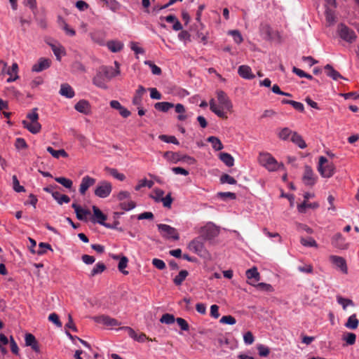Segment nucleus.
Segmentation results:
<instances>
[{
  "label": "nucleus",
  "mask_w": 359,
  "mask_h": 359,
  "mask_svg": "<svg viewBox=\"0 0 359 359\" xmlns=\"http://www.w3.org/2000/svg\"><path fill=\"white\" fill-rule=\"evenodd\" d=\"M12 180H13V189L16 192H22V191H25L24 187L20 185L19 180H18V179L16 175H13L12 177Z\"/></svg>",
  "instance_id": "47"
},
{
  "label": "nucleus",
  "mask_w": 359,
  "mask_h": 359,
  "mask_svg": "<svg viewBox=\"0 0 359 359\" xmlns=\"http://www.w3.org/2000/svg\"><path fill=\"white\" fill-rule=\"evenodd\" d=\"M300 242L303 245L307 247H317L318 245L316 241L312 238H302Z\"/></svg>",
  "instance_id": "50"
},
{
  "label": "nucleus",
  "mask_w": 359,
  "mask_h": 359,
  "mask_svg": "<svg viewBox=\"0 0 359 359\" xmlns=\"http://www.w3.org/2000/svg\"><path fill=\"white\" fill-rule=\"evenodd\" d=\"M219 322L222 324L234 325L236 324V320L234 317L229 315L222 316L219 320Z\"/></svg>",
  "instance_id": "54"
},
{
  "label": "nucleus",
  "mask_w": 359,
  "mask_h": 359,
  "mask_svg": "<svg viewBox=\"0 0 359 359\" xmlns=\"http://www.w3.org/2000/svg\"><path fill=\"white\" fill-rule=\"evenodd\" d=\"M220 182L222 184L227 183L229 184H236V180L228 174H224L220 177Z\"/></svg>",
  "instance_id": "49"
},
{
  "label": "nucleus",
  "mask_w": 359,
  "mask_h": 359,
  "mask_svg": "<svg viewBox=\"0 0 359 359\" xmlns=\"http://www.w3.org/2000/svg\"><path fill=\"white\" fill-rule=\"evenodd\" d=\"M159 139L167 143H172L177 145L180 144L177 138L172 135H161Z\"/></svg>",
  "instance_id": "43"
},
{
  "label": "nucleus",
  "mask_w": 359,
  "mask_h": 359,
  "mask_svg": "<svg viewBox=\"0 0 359 359\" xmlns=\"http://www.w3.org/2000/svg\"><path fill=\"white\" fill-rule=\"evenodd\" d=\"M96 182V180L89 175H86L81 179L79 186V192L81 195H85L88 189L93 186Z\"/></svg>",
  "instance_id": "10"
},
{
  "label": "nucleus",
  "mask_w": 359,
  "mask_h": 359,
  "mask_svg": "<svg viewBox=\"0 0 359 359\" xmlns=\"http://www.w3.org/2000/svg\"><path fill=\"white\" fill-rule=\"evenodd\" d=\"M60 94L67 98H72L75 95L74 89L68 83H62L60 86Z\"/></svg>",
  "instance_id": "22"
},
{
  "label": "nucleus",
  "mask_w": 359,
  "mask_h": 359,
  "mask_svg": "<svg viewBox=\"0 0 359 359\" xmlns=\"http://www.w3.org/2000/svg\"><path fill=\"white\" fill-rule=\"evenodd\" d=\"M15 147L17 149H27L28 145L25 139L22 137H18L15 140Z\"/></svg>",
  "instance_id": "52"
},
{
  "label": "nucleus",
  "mask_w": 359,
  "mask_h": 359,
  "mask_svg": "<svg viewBox=\"0 0 359 359\" xmlns=\"http://www.w3.org/2000/svg\"><path fill=\"white\" fill-rule=\"evenodd\" d=\"M217 95L218 102L221 107L224 108L228 111H230L232 108V104L226 94L222 90H219L217 93Z\"/></svg>",
  "instance_id": "11"
},
{
  "label": "nucleus",
  "mask_w": 359,
  "mask_h": 359,
  "mask_svg": "<svg viewBox=\"0 0 359 359\" xmlns=\"http://www.w3.org/2000/svg\"><path fill=\"white\" fill-rule=\"evenodd\" d=\"M207 141L208 142L211 143L212 148L215 151H220L224 148L222 142L217 137L210 136V137H208Z\"/></svg>",
  "instance_id": "27"
},
{
  "label": "nucleus",
  "mask_w": 359,
  "mask_h": 359,
  "mask_svg": "<svg viewBox=\"0 0 359 359\" xmlns=\"http://www.w3.org/2000/svg\"><path fill=\"white\" fill-rule=\"evenodd\" d=\"M291 134L292 131L288 128H284L280 130L278 136L282 140H287Z\"/></svg>",
  "instance_id": "64"
},
{
  "label": "nucleus",
  "mask_w": 359,
  "mask_h": 359,
  "mask_svg": "<svg viewBox=\"0 0 359 359\" xmlns=\"http://www.w3.org/2000/svg\"><path fill=\"white\" fill-rule=\"evenodd\" d=\"M163 157L166 159L176 162L180 160L179 154L172 151H166L163 154Z\"/></svg>",
  "instance_id": "51"
},
{
  "label": "nucleus",
  "mask_w": 359,
  "mask_h": 359,
  "mask_svg": "<svg viewBox=\"0 0 359 359\" xmlns=\"http://www.w3.org/2000/svg\"><path fill=\"white\" fill-rule=\"evenodd\" d=\"M106 269V266L102 262H97L90 271V276H95L102 273Z\"/></svg>",
  "instance_id": "34"
},
{
  "label": "nucleus",
  "mask_w": 359,
  "mask_h": 359,
  "mask_svg": "<svg viewBox=\"0 0 359 359\" xmlns=\"http://www.w3.org/2000/svg\"><path fill=\"white\" fill-rule=\"evenodd\" d=\"M332 245L335 248L339 249L347 248V244L345 242V238L340 233H336L332 238Z\"/></svg>",
  "instance_id": "17"
},
{
  "label": "nucleus",
  "mask_w": 359,
  "mask_h": 359,
  "mask_svg": "<svg viewBox=\"0 0 359 359\" xmlns=\"http://www.w3.org/2000/svg\"><path fill=\"white\" fill-rule=\"evenodd\" d=\"M46 250H50L53 251V249L50 244L41 242L39 244V249L36 251V254L39 255H42L46 253Z\"/></svg>",
  "instance_id": "45"
},
{
  "label": "nucleus",
  "mask_w": 359,
  "mask_h": 359,
  "mask_svg": "<svg viewBox=\"0 0 359 359\" xmlns=\"http://www.w3.org/2000/svg\"><path fill=\"white\" fill-rule=\"evenodd\" d=\"M111 183L107 180H101L97 184L94 190V194L99 198H105L111 194Z\"/></svg>",
  "instance_id": "4"
},
{
  "label": "nucleus",
  "mask_w": 359,
  "mask_h": 359,
  "mask_svg": "<svg viewBox=\"0 0 359 359\" xmlns=\"http://www.w3.org/2000/svg\"><path fill=\"white\" fill-rule=\"evenodd\" d=\"M55 180L57 182L62 184V186H64L67 189H70L72 187L73 182L69 179H67V178L63 177H55Z\"/></svg>",
  "instance_id": "37"
},
{
  "label": "nucleus",
  "mask_w": 359,
  "mask_h": 359,
  "mask_svg": "<svg viewBox=\"0 0 359 359\" xmlns=\"http://www.w3.org/2000/svg\"><path fill=\"white\" fill-rule=\"evenodd\" d=\"M95 320L97 323H102L103 325H107V326L114 327V326H118L120 325V323H118V321L117 320L110 318L107 316H101L97 317L95 318Z\"/></svg>",
  "instance_id": "21"
},
{
  "label": "nucleus",
  "mask_w": 359,
  "mask_h": 359,
  "mask_svg": "<svg viewBox=\"0 0 359 359\" xmlns=\"http://www.w3.org/2000/svg\"><path fill=\"white\" fill-rule=\"evenodd\" d=\"M258 161L262 166L269 172H274L280 169L285 170L283 163H278L271 154L267 152L260 153Z\"/></svg>",
  "instance_id": "2"
},
{
  "label": "nucleus",
  "mask_w": 359,
  "mask_h": 359,
  "mask_svg": "<svg viewBox=\"0 0 359 359\" xmlns=\"http://www.w3.org/2000/svg\"><path fill=\"white\" fill-rule=\"evenodd\" d=\"M24 128H27L32 134H36L40 132L41 125L38 121L29 122L24 120L22 122Z\"/></svg>",
  "instance_id": "18"
},
{
  "label": "nucleus",
  "mask_w": 359,
  "mask_h": 359,
  "mask_svg": "<svg viewBox=\"0 0 359 359\" xmlns=\"http://www.w3.org/2000/svg\"><path fill=\"white\" fill-rule=\"evenodd\" d=\"M120 207L122 210L128 211L133 209L135 207V203L132 201L122 202L120 203Z\"/></svg>",
  "instance_id": "57"
},
{
  "label": "nucleus",
  "mask_w": 359,
  "mask_h": 359,
  "mask_svg": "<svg viewBox=\"0 0 359 359\" xmlns=\"http://www.w3.org/2000/svg\"><path fill=\"white\" fill-rule=\"evenodd\" d=\"M175 320L176 319L175 318V316L172 314L165 313L161 316L160 322L161 323H165L166 325H170L174 323Z\"/></svg>",
  "instance_id": "40"
},
{
  "label": "nucleus",
  "mask_w": 359,
  "mask_h": 359,
  "mask_svg": "<svg viewBox=\"0 0 359 359\" xmlns=\"http://www.w3.org/2000/svg\"><path fill=\"white\" fill-rule=\"evenodd\" d=\"M175 321L177 322V323L179 325V326L180 327V328L182 330H184V331L189 330V324L184 319H183L182 318H177Z\"/></svg>",
  "instance_id": "61"
},
{
  "label": "nucleus",
  "mask_w": 359,
  "mask_h": 359,
  "mask_svg": "<svg viewBox=\"0 0 359 359\" xmlns=\"http://www.w3.org/2000/svg\"><path fill=\"white\" fill-rule=\"evenodd\" d=\"M48 320L53 323L58 327H62V323L59 319V316L55 313H52L48 316Z\"/></svg>",
  "instance_id": "56"
},
{
  "label": "nucleus",
  "mask_w": 359,
  "mask_h": 359,
  "mask_svg": "<svg viewBox=\"0 0 359 359\" xmlns=\"http://www.w3.org/2000/svg\"><path fill=\"white\" fill-rule=\"evenodd\" d=\"M74 109L83 114H89L90 113V104L88 101L86 100H79L74 106Z\"/></svg>",
  "instance_id": "14"
},
{
  "label": "nucleus",
  "mask_w": 359,
  "mask_h": 359,
  "mask_svg": "<svg viewBox=\"0 0 359 359\" xmlns=\"http://www.w3.org/2000/svg\"><path fill=\"white\" fill-rule=\"evenodd\" d=\"M152 264L158 269L163 270L165 268V262L157 258H154L152 259Z\"/></svg>",
  "instance_id": "62"
},
{
  "label": "nucleus",
  "mask_w": 359,
  "mask_h": 359,
  "mask_svg": "<svg viewBox=\"0 0 359 359\" xmlns=\"http://www.w3.org/2000/svg\"><path fill=\"white\" fill-rule=\"evenodd\" d=\"M344 339L346 341L347 344L348 345H353L355 342L356 339V335L354 333L348 332L346 334V335L344 337Z\"/></svg>",
  "instance_id": "59"
},
{
  "label": "nucleus",
  "mask_w": 359,
  "mask_h": 359,
  "mask_svg": "<svg viewBox=\"0 0 359 359\" xmlns=\"http://www.w3.org/2000/svg\"><path fill=\"white\" fill-rule=\"evenodd\" d=\"M158 229L162 236L165 239H172L177 241L180 238L179 233L176 229L170 225L159 224L157 225Z\"/></svg>",
  "instance_id": "6"
},
{
  "label": "nucleus",
  "mask_w": 359,
  "mask_h": 359,
  "mask_svg": "<svg viewBox=\"0 0 359 359\" xmlns=\"http://www.w3.org/2000/svg\"><path fill=\"white\" fill-rule=\"evenodd\" d=\"M175 107V111L179 114V116H177V119L179 121H184L187 119V116L184 114L185 113V108L184 107L183 104H177L176 105H174Z\"/></svg>",
  "instance_id": "35"
},
{
  "label": "nucleus",
  "mask_w": 359,
  "mask_h": 359,
  "mask_svg": "<svg viewBox=\"0 0 359 359\" xmlns=\"http://www.w3.org/2000/svg\"><path fill=\"white\" fill-rule=\"evenodd\" d=\"M238 74L239 76L245 79H253L255 76L252 72L250 67L248 65H241L238 69Z\"/></svg>",
  "instance_id": "15"
},
{
  "label": "nucleus",
  "mask_w": 359,
  "mask_h": 359,
  "mask_svg": "<svg viewBox=\"0 0 359 359\" xmlns=\"http://www.w3.org/2000/svg\"><path fill=\"white\" fill-rule=\"evenodd\" d=\"M243 340L246 344H252L255 341V338L252 333L250 331L247 332L243 336Z\"/></svg>",
  "instance_id": "63"
},
{
  "label": "nucleus",
  "mask_w": 359,
  "mask_h": 359,
  "mask_svg": "<svg viewBox=\"0 0 359 359\" xmlns=\"http://www.w3.org/2000/svg\"><path fill=\"white\" fill-rule=\"evenodd\" d=\"M53 198L60 204L68 203L70 201V198L67 195L61 194L60 192L53 193Z\"/></svg>",
  "instance_id": "32"
},
{
  "label": "nucleus",
  "mask_w": 359,
  "mask_h": 359,
  "mask_svg": "<svg viewBox=\"0 0 359 359\" xmlns=\"http://www.w3.org/2000/svg\"><path fill=\"white\" fill-rule=\"evenodd\" d=\"M302 181L306 186H313L316 182V177L315 176L312 168L309 165H305L304 167Z\"/></svg>",
  "instance_id": "9"
},
{
  "label": "nucleus",
  "mask_w": 359,
  "mask_h": 359,
  "mask_svg": "<svg viewBox=\"0 0 359 359\" xmlns=\"http://www.w3.org/2000/svg\"><path fill=\"white\" fill-rule=\"evenodd\" d=\"M173 201V199L171 196V194H168L165 197H163L160 202H162L163 204V206L165 208H170L171 207V204Z\"/></svg>",
  "instance_id": "55"
},
{
  "label": "nucleus",
  "mask_w": 359,
  "mask_h": 359,
  "mask_svg": "<svg viewBox=\"0 0 359 359\" xmlns=\"http://www.w3.org/2000/svg\"><path fill=\"white\" fill-rule=\"evenodd\" d=\"M359 325V320L357 318V316L355 313L350 316L345 323V326L351 330H355L358 328Z\"/></svg>",
  "instance_id": "25"
},
{
  "label": "nucleus",
  "mask_w": 359,
  "mask_h": 359,
  "mask_svg": "<svg viewBox=\"0 0 359 359\" xmlns=\"http://www.w3.org/2000/svg\"><path fill=\"white\" fill-rule=\"evenodd\" d=\"M337 31L339 36L348 43H353L357 37L353 29L342 23L338 25Z\"/></svg>",
  "instance_id": "7"
},
{
  "label": "nucleus",
  "mask_w": 359,
  "mask_h": 359,
  "mask_svg": "<svg viewBox=\"0 0 359 359\" xmlns=\"http://www.w3.org/2000/svg\"><path fill=\"white\" fill-rule=\"evenodd\" d=\"M257 348L258 350L259 355L262 357H266L270 353L269 348L263 344L258 345Z\"/></svg>",
  "instance_id": "53"
},
{
  "label": "nucleus",
  "mask_w": 359,
  "mask_h": 359,
  "mask_svg": "<svg viewBox=\"0 0 359 359\" xmlns=\"http://www.w3.org/2000/svg\"><path fill=\"white\" fill-rule=\"evenodd\" d=\"M118 74V69L114 70L110 66H102L97 70L96 74L93 79V83L99 88L106 89L107 88V83Z\"/></svg>",
  "instance_id": "1"
},
{
  "label": "nucleus",
  "mask_w": 359,
  "mask_h": 359,
  "mask_svg": "<svg viewBox=\"0 0 359 359\" xmlns=\"http://www.w3.org/2000/svg\"><path fill=\"white\" fill-rule=\"evenodd\" d=\"M229 34L233 36L234 41L239 44L243 41V37L241 33L237 30H232L229 32Z\"/></svg>",
  "instance_id": "60"
},
{
  "label": "nucleus",
  "mask_w": 359,
  "mask_h": 359,
  "mask_svg": "<svg viewBox=\"0 0 359 359\" xmlns=\"http://www.w3.org/2000/svg\"><path fill=\"white\" fill-rule=\"evenodd\" d=\"M189 273L187 270H182L179 274L175 277L173 282L176 285H181L183 281L186 279Z\"/></svg>",
  "instance_id": "33"
},
{
  "label": "nucleus",
  "mask_w": 359,
  "mask_h": 359,
  "mask_svg": "<svg viewBox=\"0 0 359 359\" xmlns=\"http://www.w3.org/2000/svg\"><path fill=\"white\" fill-rule=\"evenodd\" d=\"M291 140L301 149H304L306 147V142L303 140L302 137L297 133L294 132L292 134Z\"/></svg>",
  "instance_id": "26"
},
{
  "label": "nucleus",
  "mask_w": 359,
  "mask_h": 359,
  "mask_svg": "<svg viewBox=\"0 0 359 359\" xmlns=\"http://www.w3.org/2000/svg\"><path fill=\"white\" fill-rule=\"evenodd\" d=\"M144 64L149 66L151 68V72L154 75H160L161 74V69L160 67L156 66L154 63H153L150 60H146Z\"/></svg>",
  "instance_id": "46"
},
{
  "label": "nucleus",
  "mask_w": 359,
  "mask_h": 359,
  "mask_svg": "<svg viewBox=\"0 0 359 359\" xmlns=\"http://www.w3.org/2000/svg\"><path fill=\"white\" fill-rule=\"evenodd\" d=\"M324 68L326 70L327 75L331 77L333 80H337L339 78L345 79L339 72H337L332 67V65L329 64L326 65Z\"/></svg>",
  "instance_id": "23"
},
{
  "label": "nucleus",
  "mask_w": 359,
  "mask_h": 359,
  "mask_svg": "<svg viewBox=\"0 0 359 359\" xmlns=\"http://www.w3.org/2000/svg\"><path fill=\"white\" fill-rule=\"evenodd\" d=\"M246 276L248 279L253 280L254 283H251V285H255V283L259 281L260 279L259 273L257 271V269L256 267L247 270Z\"/></svg>",
  "instance_id": "24"
},
{
  "label": "nucleus",
  "mask_w": 359,
  "mask_h": 359,
  "mask_svg": "<svg viewBox=\"0 0 359 359\" xmlns=\"http://www.w3.org/2000/svg\"><path fill=\"white\" fill-rule=\"evenodd\" d=\"M219 159L228 167H232L234 164V158L228 153H221Z\"/></svg>",
  "instance_id": "28"
},
{
  "label": "nucleus",
  "mask_w": 359,
  "mask_h": 359,
  "mask_svg": "<svg viewBox=\"0 0 359 359\" xmlns=\"http://www.w3.org/2000/svg\"><path fill=\"white\" fill-rule=\"evenodd\" d=\"M94 222L99 223L100 224L107 228H114V226L111 225L109 223H106L105 220L107 217L104 215L97 206L93 205V208Z\"/></svg>",
  "instance_id": "8"
},
{
  "label": "nucleus",
  "mask_w": 359,
  "mask_h": 359,
  "mask_svg": "<svg viewBox=\"0 0 359 359\" xmlns=\"http://www.w3.org/2000/svg\"><path fill=\"white\" fill-rule=\"evenodd\" d=\"M128 259L126 256H122L120 259L118 269L124 275H128V271L125 270L128 266Z\"/></svg>",
  "instance_id": "36"
},
{
  "label": "nucleus",
  "mask_w": 359,
  "mask_h": 359,
  "mask_svg": "<svg viewBox=\"0 0 359 359\" xmlns=\"http://www.w3.org/2000/svg\"><path fill=\"white\" fill-rule=\"evenodd\" d=\"M154 183L152 180H147V179L142 180L141 181H140L139 184H137L135 187V190L138 191L142 187H147L148 188L150 189L154 186Z\"/></svg>",
  "instance_id": "48"
},
{
  "label": "nucleus",
  "mask_w": 359,
  "mask_h": 359,
  "mask_svg": "<svg viewBox=\"0 0 359 359\" xmlns=\"http://www.w3.org/2000/svg\"><path fill=\"white\" fill-rule=\"evenodd\" d=\"M46 150L55 158H59L60 156L64 158L68 157V154L62 149L55 150L53 147H48Z\"/></svg>",
  "instance_id": "30"
},
{
  "label": "nucleus",
  "mask_w": 359,
  "mask_h": 359,
  "mask_svg": "<svg viewBox=\"0 0 359 359\" xmlns=\"http://www.w3.org/2000/svg\"><path fill=\"white\" fill-rule=\"evenodd\" d=\"M27 118L29 120V122L38 121L39 114L37 113V108H34L32 111L27 114Z\"/></svg>",
  "instance_id": "58"
},
{
  "label": "nucleus",
  "mask_w": 359,
  "mask_h": 359,
  "mask_svg": "<svg viewBox=\"0 0 359 359\" xmlns=\"http://www.w3.org/2000/svg\"><path fill=\"white\" fill-rule=\"evenodd\" d=\"M51 61L49 59L41 57L38 62L32 66V70L35 72H40L50 66Z\"/></svg>",
  "instance_id": "13"
},
{
  "label": "nucleus",
  "mask_w": 359,
  "mask_h": 359,
  "mask_svg": "<svg viewBox=\"0 0 359 359\" xmlns=\"http://www.w3.org/2000/svg\"><path fill=\"white\" fill-rule=\"evenodd\" d=\"M335 18L334 12L330 8H327L325 11V19L329 26L335 22Z\"/></svg>",
  "instance_id": "39"
},
{
  "label": "nucleus",
  "mask_w": 359,
  "mask_h": 359,
  "mask_svg": "<svg viewBox=\"0 0 359 359\" xmlns=\"http://www.w3.org/2000/svg\"><path fill=\"white\" fill-rule=\"evenodd\" d=\"M72 207L75 211L76 218L79 220H86V217L90 215V210L82 208L76 203H72Z\"/></svg>",
  "instance_id": "16"
},
{
  "label": "nucleus",
  "mask_w": 359,
  "mask_h": 359,
  "mask_svg": "<svg viewBox=\"0 0 359 359\" xmlns=\"http://www.w3.org/2000/svg\"><path fill=\"white\" fill-rule=\"evenodd\" d=\"M318 207V204L316 203H308L306 201H304L302 203H301L300 205H299L297 206V209L299 210V212H305L306 211V209L307 208H316Z\"/></svg>",
  "instance_id": "38"
},
{
  "label": "nucleus",
  "mask_w": 359,
  "mask_h": 359,
  "mask_svg": "<svg viewBox=\"0 0 359 359\" xmlns=\"http://www.w3.org/2000/svg\"><path fill=\"white\" fill-rule=\"evenodd\" d=\"M108 48L113 53H117L122 50L123 43L120 41H110L107 43Z\"/></svg>",
  "instance_id": "31"
},
{
  "label": "nucleus",
  "mask_w": 359,
  "mask_h": 359,
  "mask_svg": "<svg viewBox=\"0 0 359 359\" xmlns=\"http://www.w3.org/2000/svg\"><path fill=\"white\" fill-rule=\"evenodd\" d=\"M50 46H51L52 50L54 53L57 60H60L61 55L65 54V48L61 46H57L53 45V44Z\"/></svg>",
  "instance_id": "42"
},
{
  "label": "nucleus",
  "mask_w": 359,
  "mask_h": 359,
  "mask_svg": "<svg viewBox=\"0 0 359 359\" xmlns=\"http://www.w3.org/2000/svg\"><path fill=\"white\" fill-rule=\"evenodd\" d=\"M188 248L201 257H205L208 255L204 245L203 239L200 237L191 241L188 245Z\"/></svg>",
  "instance_id": "5"
},
{
  "label": "nucleus",
  "mask_w": 359,
  "mask_h": 359,
  "mask_svg": "<svg viewBox=\"0 0 359 359\" xmlns=\"http://www.w3.org/2000/svg\"><path fill=\"white\" fill-rule=\"evenodd\" d=\"M330 262L338 267L343 273H347V266L346 260L339 256L331 255L330 257Z\"/></svg>",
  "instance_id": "12"
},
{
  "label": "nucleus",
  "mask_w": 359,
  "mask_h": 359,
  "mask_svg": "<svg viewBox=\"0 0 359 359\" xmlns=\"http://www.w3.org/2000/svg\"><path fill=\"white\" fill-rule=\"evenodd\" d=\"M337 302L342 306L343 309L346 310L348 306H353V302L351 299L344 298L341 296L337 297Z\"/></svg>",
  "instance_id": "41"
},
{
  "label": "nucleus",
  "mask_w": 359,
  "mask_h": 359,
  "mask_svg": "<svg viewBox=\"0 0 359 359\" xmlns=\"http://www.w3.org/2000/svg\"><path fill=\"white\" fill-rule=\"evenodd\" d=\"M25 339V344H26V346H31L32 348L35 352L38 353V352L40 351L39 346L38 344V342H37L35 337L32 334H30V333L26 334Z\"/></svg>",
  "instance_id": "20"
},
{
  "label": "nucleus",
  "mask_w": 359,
  "mask_h": 359,
  "mask_svg": "<svg viewBox=\"0 0 359 359\" xmlns=\"http://www.w3.org/2000/svg\"><path fill=\"white\" fill-rule=\"evenodd\" d=\"M174 107V104L171 102H156L154 104V108L156 110H158L160 111L163 112H167L170 109Z\"/></svg>",
  "instance_id": "29"
},
{
  "label": "nucleus",
  "mask_w": 359,
  "mask_h": 359,
  "mask_svg": "<svg viewBox=\"0 0 359 359\" xmlns=\"http://www.w3.org/2000/svg\"><path fill=\"white\" fill-rule=\"evenodd\" d=\"M107 170L111 176L119 181H123L126 179V176L123 173L118 172L115 168H107Z\"/></svg>",
  "instance_id": "44"
},
{
  "label": "nucleus",
  "mask_w": 359,
  "mask_h": 359,
  "mask_svg": "<svg viewBox=\"0 0 359 359\" xmlns=\"http://www.w3.org/2000/svg\"><path fill=\"white\" fill-rule=\"evenodd\" d=\"M318 170L323 177H331L335 171V167L332 163L328 162L325 156H320Z\"/></svg>",
  "instance_id": "3"
},
{
  "label": "nucleus",
  "mask_w": 359,
  "mask_h": 359,
  "mask_svg": "<svg viewBox=\"0 0 359 359\" xmlns=\"http://www.w3.org/2000/svg\"><path fill=\"white\" fill-rule=\"evenodd\" d=\"M210 110L215 113L217 116L222 118L226 119L227 116L226 113L224 111V108L221 107V106L218 107L214 99H211L210 101Z\"/></svg>",
  "instance_id": "19"
}]
</instances>
